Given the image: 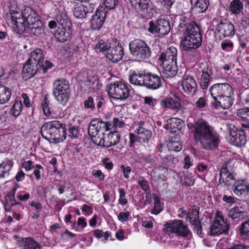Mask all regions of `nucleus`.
<instances>
[{
    "label": "nucleus",
    "mask_w": 249,
    "mask_h": 249,
    "mask_svg": "<svg viewBox=\"0 0 249 249\" xmlns=\"http://www.w3.org/2000/svg\"><path fill=\"white\" fill-rule=\"evenodd\" d=\"M118 3V0H104L105 6L108 9L115 8Z\"/></svg>",
    "instance_id": "nucleus-58"
},
{
    "label": "nucleus",
    "mask_w": 249,
    "mask_h": 249,
    "mask_svg": "<svg viewBox=\"0 0 249 249\" xmlns=\"http://www.w3.org/2000/svg\"><path fill=\"white\" fill-rule=\"evenodd\" d=\"M18 187V185L17 183H14L12 188L5 196L4 209L7 212L10 211L12 207L16 204L14 196Z\"/></svg>",
    "instance_id": "nucleus-26"
},
{
    "label": "nucleus",
    "mask_w": 249,
    "mask_h": 249,
    "mask_svg": "<svg viewBox=\"0 0 249 249\" xmlns=\"http://www.w3.org/2000/svg\"><path fill=\"white\" fill-rule=\"evenodd\" d=\"M177 52L176 47L170 46L160 54L159 60L162 68L160 74L163 78L173 77L177 74Z\"/></svg>",
    "instance_id": "nucleus-4"
},
{
    "label": "nucleus",
    "mask_w": 249,
    "mask_h": 249,
    "mask_svg": "<svg viewBox=\"0 0 249 249\" xmlns=\"http://www.w3.org/2000/svg\"><path fill=\"white\" fill-rule=\"evenodd\" d=\"M232 186L233 191L237 196H246L249 195V183L247 180H237Z\"/></svg>",
    "instance_id": "nucleus-20"
},
{
    "label": "nucleus",
    "mask_w": 249,
    "mask_h": 249,
    "mask_svg": "<svg viewBox=\"0 0 249 249\" xmlns=\"http://www.w3.org/2000/svg\"><path fill=\"white\" fill-rule=\"evenodd\" d=\"M249 109L248 108H242L237 110V114L238 116L243 119L249 118Z\"/></svg>",
    "instance_id": "nucleus-62"
},
{
    "label": "nucleus",
    "mask_w": 249,
    "mask_h": 249,
    "mask_svg": "<svg viewBox=\"0 0 249 249\" xmlns=\"http://www.w3.org/2000/svg\"><path fill=\"white\" fill-rule=\"evenodd\" d=\"M229 8L231 14L239 15L243 10V4L240 0H232L230 3Z\"/></svg>",
    "instance_id": "nucleus-34"
},
{
    "label": "nucleus",
    "mask_w": 249,
    "mask_h": 249,
    "mask_svg": "<svg viewBox=\"0 0 249 249\" xmlns=\"http://www.w3.org/2000/svg\"><path fill=\"white\" fill-rule=\"evenodd\" d=\"M22 110V104L20 101L17 100L10 110L11 114L15 116H18Z\"/></svg>",
    "instance_id": "nucleus-46"
},
{
    "label": "nucleus",
    "mask_w": 249,
    "mask_h": 249,
    "mask_svg": "<svg viewBox=\"0 0 249 249\" xmlns=\"http://www.w3.org/2000/svg\"><path fill=\"white\" fill-rule=\"evenodd\" d=\"M113 40H111V42H105L104 41L101 40L98 42V43L96 44L95 49L97 50H99L101 52H104L105 51L108 52V50L112 47Z\"/></svg>",
    "instance_id": "nucleus-45"
},
{
    "label": "nucleus",
    "mask_w": 249,
    "mask_h": 249,
    "mask_svg": "<svg viewBox=\"0 0 249 249\" xmlns=\"http://www.w3.org/2000/svg\"><path fill=\"white\" fill-rule=\"evenodd\" d=\"M240 233L242 236L249 237V220L243 223L240 228Z\"/></svg>",
    "instance_id": "nucleus-48"
},
{
    "label": "nucleus",
    "mask_w": 249,
    "mask_h": 249,
    "mask_svg": "<svg viewBox=\"0 0 249 249\" xmlns=\"http://www.w3.org/2000/svg\"><path fill=\"white\" fill-rule=\"evenodd\" d=\"M12 166V161L10 160L5 159L0 164V178H3L8 174V172Z\"/></svg>",
    "instance_id": "nucleus-40"
},
{
    "label": "nucleus",
    "mask_w": 249,
    "mask_h": 249,
    "mask_svg": "<svg viewBox=\"0 0 249 249\" xmlns=\"http://www.w3.org/2000/svg\"><path fill=\"white\" fill-rule=\"evenodd\" d=\"M18 244L22 249H41V246L30 237L22 238Z\"/></svg>",
    "instance_id": "nucleus-28"
},
{
    "label": "nucleus",
    "mask_w": 249,
    "mask_h": 249,
    "mask_svg": "<svg viewBox=\"0 0 249 249\" xmlns=\"http://www.w3.org/2000/svg\"><path fill=\"white\" fill-rule=\"evenodd\" d=\"M69 136L71 138H77L79 135V130L78 127L71 126L69 129Z\"/></svg>",
    "instance_id": "nucleus-54"
},
{
    "label": "nucleus",
    "mask_w": 249,
    "mask_h": 249,
    "mask_svg": "<svg viewBox=\"0 0 249 249\" xmlns=\"http://www.w3.org/2000/svg\"><path fill=\"white\" fill-rule=\"evenodd\" d=\"M62 90L63 91H70L68 82L63 79L56 80L53 84V92Z\"/></svg>",
    "instance_id": "nucleus-35"
},
{
    "label": "nucleus",
    "mask_w": 249,
    "mask_h": 249,
    "mask_svg": "<svg viewBox=\"0 0 249 249\" xmlns=\"http://www.w3.org/2000/svg\"><path fill=\"white\" fill-rule=\"evenodd\" d=\"M111 125L110 123H105L99 119L92 120L89 126L88 132L92 142L99 145L98 139L104 138L105 132L110 130Z\"/></svg>",
    "instance_id": "nucleus-6"
},
{
    "label": "nucleus",
    "mask_w": 249,
    "mask_h": 249,
    "mask_svg": "<svg viewBox=\"0 0 249 249\" xmlns=\"http://www.w3.org/2000/svg\"><path fill=\"white\" fill-rule=\"evenodd\" d=\"M39 69L40 67L38 66V65L36 64L34 62L29 61L28 60L23 67L24 77L26 79L30 78L35 75Z\"/></svg>",
    "instance_id": "nucleus-27"
},
{
    "label": "nucleus",
    "mask_w": 249,
    "mask_h": 249,
    "mask_svg": "<svg viewBox=\"0 0 249 249\" xmlns=\"http://www.w3.org/2000/svg\"><path fill=\"white\" fill-rule=\"evenodd\" d=\"M53 94L58 102L65 105L70 98V91L57 90V91L53 92Z\"/></svg>",
    "instance_id": "nucleus-33"
},
{
    "label": "nucleus",
    "mask_w": 249,
    "mask_h": 249,
    "mask_svg": "<svg viewBox=\"0 0 249 249\" xmlns=\"http://www.w3.org/2000/svg\"><path fill=\"white\" fill-rule=\"evenodd\" d=\"M230 141L231 144L240 147L246 142V138L243 131H232L231 132Z\"/></svg>",
    "instance_id": "nucleus-22"
},
{
    "label": "nucleus",
    "mask_w": 249,
    "mask_h": 249,
    "mask_svg": "<svg viewBox=\"0 0 249 249\" xmlns=\"http://www.w3.org/2000/svg\"><path fill=\"white\" fill-rule=\"evenodd\" d=\"M143 124V122H141L138 124H136V128L135 132L139 135L140 139L144 141L145 140H148L151 137L152 133L151 131L142 126Z\"/></svg>",
    "instance_id": "nucleus-31"
},
{
    "label": "nucleus",
    "mask_w": 249,
    "mask_h": 249,
    "mask_svg": "<svg viewBox=\"0 0 249 249\" xmlns=\"http://www.w3.org/2000/svg\"><path fill=\"white\" fill-rule=\"evenodd\" d=\"M92 175L99 181H103L105 180V176L101 170H93L92 171Z\"/></svg>",
    "instance_id": "nucleus-60"
},
{
    "label": "nucleus",
    "mask_w": 249,
    "mask_h": 249,
    "mask_svg": "<svg viewBox=\"0 0 249 249\" xmlns=\"http://www.w3.org/2000/svg\"><path fill=\"white\" fill-rule=\"evenodd\" d=\"M44 55L42 51L40 49H36L32 51L30 53V58L28 59L29 61L35 63L38 65L39 67L43 65Z\"/></svg>",
    "instance_id": "nucleus-30"
},
{
    "label": "nucleus",
    "mask_w": 249,
    "mask_h": 249,
    "mask_svg": "<svg viewBox=\"0 0 249 249\" xmlns=\"http://www.w3.org/2000/svg\"><path fill=\"white\" fill-rule=\"evenodd\" d=\"M181 86L185 93L193 94L196 91L197 85L193 76L186 75L182 79Z\"/></svg>",
    "instance_id": "nucleus-18"
},
{
    "label": "nucleus",
    "mask_w": 249,
    "mask_h": 249,
    "mask_svg": "<svg viewBox=\"0 0 249 249\" xmlns=\"http://www.w3.org/2000/svg\"><path fill=\"white\" fill-rule=\"evenodd\" d=\"M154 205L151 213L157 215L160 213L163 208V203L161 201L160 198L158 196L154 197Z\"/></svg>",
    "instance_id": "nucleus-44"
},
{
    "label": "nucleus",
    "mask_w": 249,
    "mask_h": 249,
    "mask_svg": "<svg viewBox=\"0 0 249 249\" xmlns=\"http://www.w3.org/2000/svg\"><path fill=\"white\" fill-rule=\"evenodd\" d=\"M164 232L170 235L175 234L178 236H187L189 230L181 220H175L164 225Z\"/></svg>",
    "instance_id": "nucleus-9"
},
{
    "label": "nucleus",
    "mask_w": 249,
    "mask_h": 249,
    "mask_svg": "<svg viewBox=\"0 0 249 249\" xmlns=\"http://www.w3.org/2000/svg\"><path fill=\"white\" fill-rule=\"evenodd\" d=\"M84 106L86 108L93 109L95 107V105L93 98L89 97L88 100L85 101Z\"/></svg>",
    "instance_id": "nucleus-64"
},
{
    "label": "nucleus",
    "mask_w": 249,
    "mask_h": 249,
    "mask_svg": "<svg viewBox=\"0 0 249 249\" xmlns=\"http://www.w3.org/2000/svg\"><path fill=\"white\" fill-rule=\"evenodd\" d=\"M10 18L14 29L18 34H21L26 32L39 37L44 33V26L42 22H38L39 24L36 26H26L23 14L19 11H11Z\"/></svg>",
    "instance_id": "nucleus-5"
},
{
    "label": "nucleus",
    "mask_w": 249,
    "mask_h": 249,
    "mask_svg": "<svg viewBox=\"0 0 249 249\" xmlns=\"http://www.w3.org/2000/svg\"><path fill=\"white\" fill-rule=\"evenodd\" d=\"M181 99L178 96L168 97L160 101V106L163 108H169L174 111H178L182 107Z\"/></svg>",
    "instance_id": "nucleus-15"
},
{
    "label": "nucleus",
    "mask_w": 249,
    "mask_h": 249,
    "mask_svg": "<svg viewBox=\"0 0 249 249\" xmlns=\"http://www.w3.org/2000/svg\"><path fill=\"white\" fill-rule=\"evenodd\" d=\"M66 136L67 133L64 125L52 135V138L49 141L53 143L62 142L66 139Z\"/></svg>",
    "instance_id": "nucleus-32"
},
{
    "label": "nucleus",
    "mask_w": 249,
    "mask_h": 249,
    "mask_svg": "<svg viewBox=\"0 0 249 249\" xmlns=\"http://www.w3.org/2000/svg\"><path fill=\"white\" fill-rule=\"evenodd\" d=\"M222 49L226 52H231L233 49V43L230 40H225L221 44Z\"/></svg>",
    "instance_id": "nucleus-52"
},
{
    "label": "nucleus",
    "mask_w": 249,
    "mask_h": 249,
    "mask_svg": "<svg viewBox=\"0 0 249 249\" xmlns=\"http://www.w3.org/2000/svg\"><path fill=\"white\" fill-rule=\"evenodd\" d=\"M210 69H207L206 71H203L200 81V86L202 89H207L210 83L211 72Z\"/></svg>",
    "instance_id": "nucleus-39"
},
{
    "label": "nucleus",
    "mask_w": 249,
    "mask_h": 249,
    "mask_svg": "<svg viewBox=\"0 0 249 249\" xmlns=\"http://www.w3.org/2000/svg\"><path fill=\"white\" fill-rule=\"evenodd\" d=\"M119 202L122 206L125 205L127 203V200L125 198V192L123 189H119Z\"/></svg>",
    "instance_id": "nucleus-55"
},
{
    "label": "nucleus",
    "mask_w": 249,
    "mask_h": 249,
    "mask_svg": "<svg viewBox=\"0 0 249 249\" xmlns=\"http://www.w3.org/2000/svg\"><path fill=\"white\" fill-rule=\"evenodd\" d=\"M106 12L105 8L100 7L97 9L96 13L92 16L91 20V27L93 30L99 29L103 25Z\"/></svg>",
    "instance_id": "nucleus-16"
},
{
    "label": "nucleus",
    "mask_w": 249,
    "mask_h": 249,
    "mask_svg": "<svg viewBox=\"0 0 249 249\" xmlns=\"http://www.w3.org/2000/svg\"><path fill=\"white\" fill-rule=\"evenodd\" d=\"M64 1L58 0L54 2L56 8L59 11L56 16L58 28L54 33L56 38L61 42H64L69 40L72 34L71 23L65 10Z\"/></svg>",
    "instance_id": "nucleus-3"
},
{
    "label": "nucleus",
    "mask_w": 249,
    "mask_h": 249,
    "mask_svg": "<svg viewBox=\"0 0 249 249\" xmlns=\"http://www.w3.org/2000/svg\"><path fill=\"white\" fill-rule=\"evenodd\" d=\"M160 8L169 9L174 2V0H157Z\"/></svg>",
    "instance_id": "nucleus-50"
},
{
    "label": "nucleus",
    "mask_w": 249,
    "mask_h": 249,
    "mask_svg": "<svg viewBox=\"0 0 249 249\" xmlns=\"http://www.w3.org/2000/svg\"><path fill=\"white\" fill-rule=\"evenodd\" d=\"M179 26L182 29L184 37L181 41L183 50L198 48L201 44V35L199 28L195 21H191L186 16H181Z\"/></svg>",
    "instance_id": "nucleus-2"
},
{
    "label": "nucleus",
    "mask_w": 249,
    "mask_h": 249,
    "mask_svg": "<svg viewBox=\"0 0 249 249\" xmlns=\"http://www.w3.org/2000/svg\"><path fill=\"white\" fill-rule=\"evenodd\" d=\"M129 1L132 6L138 7L142 10L147 9L149 3V0H129Z\"/></svg>",
    "instance_id": "nucleus-47"
},
{
    "label": "nucleus",
    "mask_w": 249,
    "mask_h": 249,
    "mask_svg": "<svg viewBox=\"0 0 249 249\" xmlns=\"http://www.w3.org/2000/svg\"><path fill=\"white\" fill-rule=\"evenodd\" d=\"M30 197V194L25 192L18 193L17 194V197L20 201H27Z\"/></svg>",
    "instance_id": "nucleus-63"
},
{
    "label": "nucleus",
    "mask_w": 249,
    "mask_h": 249,
    "mask_svg": "<svg viewBox=\"0 0 249 249\" xmlns=\"http://www.w3.org/2000/svg\"><path fill=\"white\" fill-rule=\"evenodd\" d=\"M209 91L214 100L224 96L233 94L232 87L227 83H218L213 85Z\"/></svg>",
    "instance_id": "nucleus-12"
},
{
    "label": "nucleus",
    "mask_w": 249,
    "mask_h": 249,
    "mask_svg": "<svg viewBox=\"0 0 249 249\" xmlns=\"http://www.w3.org/2000/svg\"><path fill=\"white\" fill-rule=\"evenodd\" d=\"M131 53L138 61H144L148 59L151 52L148 45L142 40L136 39L129 44Z\"/></svg>",
    "instance_id": "nucleus-7"
},
{
    "label": "nucleus",
    "mask_w": 249,
    "mask_h": 249,
    "mask_svg": "<svg viewBox=\"0 0 249 249\" xmlns=\"http://www.w3.org/2000/svg\"><path fill=\"white\" fill-rule=\"evenodd\" d=\"M23 17L25 19V25L26 26H36L39 24L38 22H42L37 16H36L35 14H30L27 17L23 15Z\"/></svg>",
    "instance_id": "nucleus-43"
},
{
    "label": "nucleus",
    "mask_w": 249,
    "mask_h": 249,
    "mask_svg": "<svg viewBox=\"0 0 249 249\" xmlns=\"http://www.w3.org/2000/svg\"><path fill=\"white\" fill-rule=\"evenodd\" d=\"M130 217V213L128 211L121 212L118 214V220L122 223L127 221Z\"/></svg>",
    "instance_id": "nucleus-51"
},
{
    "label": "nucleus",
    "mask_w": 249,
    "mask_h": 249,
    "mask_svg": "<svg viewBox=\"0 0 249 249\" xmlns=\"http://www.w3.org/2000/svg\"><path fill=\"white\" fill-rule=\"evenodd\" d=\"M146 71H133L129 76V82L135 85L143 86Z\"/></svg>",
    "instance_id": "nucleus-29"
},
{
    "label": "nucleus",
    "mask_w": 249,
    "mask_h": 249,
    "mask_svg": "<svg viewBox=\"0 0 249 249\" xmlns=\"http://www.w3.org/2000/svg\"><path fill=\"white\" fill-rule=\"evenodd\" d=\"M88 86L94 90L97 89L99 88V81L96 78H91L88 81Z\"/></svg>",
    "instance_id": "nucleus-61"
},
{
    "label": "nucleus",
    "mask_w": 249,
    "mask_h": 249,
    "mask_svg": "<svg viewBox=\"0 0 249 249\" xmlns=\"http://www.w3.org/2000/svg\"><path fill=\"white\" fill-rule=\"evenodd\" d=\"M228 214L232 219L236 218L243 219L247 216V213L242 211L241 209L239 207H235L231 208L229 211Z\"/></svg>",
    "instance_id": "nucleus-38"
},
{
    "label": "nucleus",
    "mask_w": 249,
    "mask_h": 249,
    "mask_svg": "<svg viewBox=\"0 0 249 249\" xmlns=\"http://www.w3.org/2000/svg\"><path fill=\"white\" fill-rule=\"evenodd\" d=\"M11 97L10 89L2 84H0V104L7 103Z\"/></svg>",
    "instance_id": "nucleus-36"
},
{
    "label": "nucleus",
    "mask_w": 249,
    "mask_h": 249,
    "mask_svg": "<svg viewBox=\"0 0 249 249\" xmlns=\"http://www.w3.org/2000/svg\"><path fill=\"white\" fill-rule=\"evenodd\" d=\"M64 126V124L58 121H53L45 123L41 128V134L42 137L49 141L52 135Z\"/></svg>",
    "instance_id": "nucleus-13"
},
{
    "label": "nucleus",
    "mask_w": 249,
    "mask_h": 249,
    "mask_svg": "<svg viewBox=\"0 0 249 249\" xmlns=\"http://www.w3.org/2000/svg\"><path fill=\"white\" fill-rule=\"evenodd\" d=\"M168 127L173 130V131L176 132V129L179 130L181 128L182 124V121L177 118H170L167 122Z\"/></svg>",
    "instance_id": "nucleus-42"
},
{
    "label": "nucleus",
    "mask_w": 249,
    "mask_h": 249,
    "mask_svg": "<svg viewBox=\"0 0 249 249\" xmlns=\"http://www.w3.org/2000/svg\"><path fill=\"white\" fill-rule=\"evenodd\" d=\"M143 99L144 104L148 105L152 108L154 107L157 104V100L151 96H145Z\"/></svg>",
    "instance_id": "nucleus-59"
},
{
    "label": "nucleus",
    "mask_w": 249,
    "mask_h": 249,
    "mask_svg": "<svg viewBox=\"0 0 249 249\" xmlns=\"http://www.w3.org/2000/svg\"><path fill=\"white\" fill-rule=\"evenodd\" d=\"M229 228V224L227 221L224 220L221 213L220 212H217L209 233L211 235H218L226 232Z\"/></svg>",
    "instance_id": "nucleus-10"
},
{
    "label": "nucleus",
    "mask_w": 249,
    "mask_h": 249,
    "mask_svg": "<svg viewBox=\"0 0 249 249\" xmlns=\"http://www.w3.org/2000/svg\"><path fill=\"white\" fill-rule=\"evenodd\" d=\"M87 226L86 219L83 217H79L77 221L73 223L72 225V229L77 232H82Z\"/></svg>",
    "instance_id": "nucleus-41"
},
{
    "label": "nucleus",
    "mask_w": 249,
    "mask_h": 249,
    "mask_svg": "<svg viewBox=\"0 0 249 249\" xmlns=\"http://www.w3.org/2000/svg\"><path fill=\"white\" fill-rule=\"evenodd\" d=\"M169 150L175 151H179L182 149L180 143L177 142H171L168 144Z\"/></svg>",
    "instance_id": "nucleus-57"
},
{
    "label": "nucleus",
    "mask_w": 249,
    "mask_h": 249,
    "mask_svg": "<svg viewBox=\"0 0 249 249\" xmlns=\"http://www.w3.org/2000/svg\"><path fill=\"white\" fill-rule=\"evenodd\" d=\"M233 104V99L231 98V95H228L219 97L214 100L213 103V107L217 109H228Z\"/></svg>",
    "instance_id": "nucleus-25"
},
{
    "label": "nucleus",
    "mask_w": 249,
    "mask_h": 249,
    "mask_svg": "<svg viewBox=\"0 0 249 249\" xmlns=\"http://www.w3.org/2000/svg\"><path fill=\"white\" fill-rule=\"evenodd\" d=\"M99 145L105 147H110L116 144L120 140V137L118 133L115 131L110 132L107 135V140H105V137L102 139H99Z\"/></svg>",
    "instance_id": "nucleus-24"
},
{
    "label": "nucleus",
    "mask_w": 249,
    "mask_h": 249,
    "mask_svg": "<svg viewBox=\"0 0 249 249\" xmlns=\"http://www.w3.org/2000/svg\"><path fill=\"white\" fill-rule=\"evenodd\" d=\"M148 31L151 33L157 34L160 37H163L169 33L170 24L164 19H159L156 23L153 21L149 22Z\"/></svg>",
    "instance_id": "nucleus-11"
},
{
    "label": "nucleus",
    "mask_w": 249,
    "mask_h": 249,
    "mask_svg": "<svg viewBox=\"0 0 249 249\" xmlns=\"http://www.w3.org/2000/svg\"><path fill=\"white\" fill-rule=\"evenodd\" d=\"M129 93L128 86L122 82H115L110 84L108 88V95L115 99L125 100L128 97Z\"/></svg>",
    "instance_id": "nucleus-8"
},
{
    "label": "nucleus",
    "mask_w": 249,
    "mask_h": 249,
    "mask_svg": "<svg viewBox=\"0 0 249 249\" xmlns=\"http://www.w3.org/2000/svg\"><path fill=\"white\" fill-rule=\"evenodd\" d=\"M195 106L199 109L205 107L207 105L206 98L204 97H199L195 103Z\"/></svg>",
    "instance_id": "nucleus-56"
},
{
    "label": "nucleus",
    "mask_w": 249,
    "mask_h": 249,
    "mask_svg": "<svg viewBox=\"0 0 249 249\" xmlns=\"http://www.w3.org/2000/svg\"><path fill=\"white\" fill-rule=\"evenodd\" d=\"M93 7L89 2L74 5L73 14L77 18H83L86 17L87 14L93 11Z\"/></svg>",
    "instance_id": "nucleus-17"
},
{
    "label": "nucleus",
    "mask_w": 249,
    "mask_h": 249,
    "mask_svg": "<svg viewBox=\"0 0 249 249\" xmlns=\"http://www.w3.org/2000/svg\"><path fill=\"white\" fill-rule=\"evenodd\" d=\"M191 2L194 8L199 13L205 11L209 4L208 0H191Z\"/></svg>",
    "instance_id": "nucleus-37"
},
{
    "label": "nucleus",
    "mask_w": 249,
    "mask_h": 249,
    "mask_svg": "<svg viewBox=\"0 0 249 249\" xmlns=\"http://www.w3.org/2000/svg\"><path fill=\"white\" fill-rule=\"evenodd\" d=\"M217 31L224 37L232 36L234 34V27L229 21L224 20L218 24Z\"/></svg>",
    "instance_id": "nucleus-19"
},
{
    "label": "nucleus",
    "mask_w": 249,
    "mask_h": 249,
    "mask_svg": "<svg viewBox=\"0 0 249 249\" xmlns=\"http://www.w3.org/2000/svg\"><path fill=\"white\" fill-rule=\"evenodd\" d=\"M124 55L123 49L120 43L117 40L113 41L112 47L106 53V57L113 62L121 60Z\"/></svg>",
    "instance_id": "nucleus-14"
},
{
    "label": "nucleus",
    "mask_w": 249,
    "mask_h": 249,
    "mask_svg": "<svg viewBox=\"0 0 249 249\" xmlns=\"http://www.w3.org/2000/svg\"><path fill=\"white\" fill-rule=\"evenodd\" d=\"M187 127L191 130L195 141L199 142L204 149H213L217 147L219 135L206 121L197 120L194 124L188 123Z\"/></svg>",
    "instance_id": "nucleus-1"
},
{
    "label": "nucleus",
    "mask_w": 249,
    "mask_h": 249,
    "mask_svg": "<svg viewBox=\"0 0 249 249\" xmlns=\"http://www.w3.org/2000/svg\"><path fill=\"white\" fill-rule=\"evenodd\" d=\"M143 86L152 89H158L161 86L160 78L156 74H153L146 71Z\"/></svg>",
    "instance_id": "nucleus-21"
},
{
    "label": "nucleus",
    "mask_w": 249,
    "mask_h": 249,
    "mask_svg": "<svg viewBox=\"0 0 249 249\" xmlns=\"http://www.w3.org/2000/svg\"><path fill=\"white\" fill-rule=\"evenodd\" d=\"M49 101L46 96L44 99L43 103H42V106L44 114L47 116H49L51 115V111L49 107Z\"/></svg>",
    "instance_id": "nucleus-53"
},
{
    "label": "nucleus",
    "mask_w": 249,
    "mask_h": 249,
    "mask_svg": "<svg viewBox=\"0 0 249 249\" xmlns=\"http://www.w3.org/2000/svg\"><path fill=\"white\" fill-rule=\"evenodd\" d=\"M138 183L141 188L145 192H149L150 191L148 181L143 178L140 177L138 181Z\"/></svg>",
    "instance_id": "nucleus-49"
},
{
    "label": "nucleus",
    "mask_w": 249,
    "mask_h": 249,
    "mask_svg": "<svg viewBox=\"0 0 249 249\" xmlns=\"http://www.w3.org/2000/svg\"><path fill=\"white\" fill-rule=\"evenodd\" d=\"M236 182L233 175L227 170L226 168H223L220 172L219 183L224 186H233Z\"/></svg>",
    "instance_id": "nucleus-23"
}]
</instances>
